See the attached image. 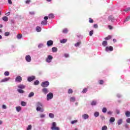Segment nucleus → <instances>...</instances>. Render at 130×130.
<instances>
[{"mask_svg": "<svg viewBox=\"0 0 130 130\" xmlns=\"http://www.w3.org/2000/svg\"><path fill=\"white\" fill-rule=\"evenodd\" d=\"M51 129L52 130H59V128L56 126V122H53L52 124V126L51 127Z\"/></svg>", "mask_w": 130, "mask_h": 130, "instance_id": "nucleus-1", "label": "nucleus"}, {"mask_svg": "<svg viewBox=\"0 0 130 130\" xmlns=\"http://www.w3.org/2000/svg\"><path fill=\"white\" fill-rule=\"evenodd\" d=\"M41 86L43 87V88H45L46 87H48V86H49V82L48 81H45L41 83Z\"/></svg>", "mask_w": 130, "mask_h": 130, "instance_id": "nucleus-2", "label": "nucleus"}, {"mask_svg": "<svg viewBox=\"0 0 130 130\" xmlns=\"http://www.w3.org/2000/svg\"><path fill=\"white\" fill-rule=\"evenodd\" d=\"M53 98V94L51 92L49 93L47 95V101H49V100H51Z\"/></svg>", "mask_w": 130, "mask_h": 130, "instance_id": "nucleus-3", "label": "nucleus"}, {"mask_svg": "<svg viewBox=\"0 0 130 130\" xmlns=\"http://www.w3.org/2000/svg\"><path fill=\"white\" fill-rule=\"evenodd\" d=\"M53 57L52 56L49 55L47 58L46 59V61L47 62H51V60H52Z\"/></svg>", "mask_w": 130, "mask_h": 130, "instance_id": "nucleus-4", "label": "nucleus"}, {"mask_svg": "<svg viewBox=\"0 0 130 130\" xmlns=\"http://www.w3.org/2000/svg\"><path fill=\"white\" fill-rule=\"evenodd\" d=\"M106 51H113V47L112 46L106 47L105 49Z\"/></svg>", "mask_w": 130, "mask_h": 130, "instance_id": "nucleus-5", "label": "nucleus"}, {"mask_svg": "<svg viewBox=\"0 0 130 130\" xmlns=\"http://www.w3.org/2000/svg\"><path fill=\"white\" fill-rule=\"evenodd\" d=\"M15 81L16 82H18V83H20V82H22V77H21L20 76H17L15 78Z\"/></svg>", "mask_w": 130, "mask_h": 130, "instance_id": "nucleus-6", "label": "nucleus"}, {"mask_svg": "<svg viewBox=\"0 0 130 130\" xmlns=\"http://www.w3.org/2000/svg\"><path fill=\"white\" fill-rule=\"evenodd\" d=\"M47 46H52L53 45V41L52 40L48 41L47 42Z\"/></svg>", "mask_w": 130, "mask_h": 130, "instance_id": "nucleus-7", "label": "nucleus"}, {"mask_svg": "<svg viewBox=\"0 0 130 130\" xmlns=\"http://www.w3.org/2000/svg\"><path fill=\"white\" fill-rule=\"evenodd\" d=\"M25 59L27 62H30L31 61V56L29 55L25 56Z\"/></svg>", "mask_w": 130, "mask_h": 130, "instance_id": "nucleus-8", "label": "nucleus"}, {"mask_svg": "<svg viewBox=\"0 0 130 130\" xmlns=\"http://www.w3.org/2000/svg\"><path fill=\"white\" fill-rule=\"evenodd\" d=\"M34 80H35V76H31V77H29L27 78V81L28 82H32V81H34Z\"/></svg>", "mask_w": 130, "mask_h": 130, "instance_id": "nucleus-9", "label": "nucleus"}, {"mask_svg": "<svg viewBox=\"0 0 130 130\" xmlns=\"http://www.w3.org/2000/svg\"><path fill=\"white\" fill-rule=\"evenodd\" d=\"M108 19L109 21H111V22H113L114 20H115V18H114V17H113L112 15H110L108 17Z\"/></svg>", "mask_w": 130, "mask_h": 130, "instance_id": "nucleus-10", "label": "nucleus"}, {"mask_svg": "<svg viewBox=\"0 0 130 130\" xmlns=\"http://www.w3.org/2000/svg\"><path fill=\"white\" fill-rule=\"evenodd\" d=\"M42 107H37V111H40L41 112H43L44 109H43Z\"/></svg>", "mask_w": 130, "mask_h": 130, "instance_id": "nucleus-11", "label": "nucleus"}, {"mask_svg": "<svg viewBox=\"0 0 130 130\" xmlns=\"http://www.w3.org/2000/svg\"><path fill=\"white\" fill-rule=\"evenodd\" d=\"M42 92H43L44 94H47V93H48V90L47 88H44L42 89Z\"/></svg>", "mask_w": 130, "mask_h": 130, "instance_id": "nucleus-12", "label": "nucleus"}, {"mask_svg": "<svg viewBox=\"0 0 130 130\" xmlns=\"http://www.w3.org/2000/svg\"><path fill=\"white\" fill-rule=\"evenodd\" d=\"M102 45H103V46L105 47L106 46H107V45H108V43L107 42V41H104L102 42Z\"/></svg>", "mask_w": 130, "mask_h": 130, "instance_id": "nucleus-13", "label": "nucleus"}, {"mask_svg": "<svg viewBox=\"0 0 130 130\" xmlns=\"http://www.w3.org/2000/svg\"><path fill=\"white\" fill-rule=\"evenodd\" d=\"M82 117L84 119H88L89 118V115L85 114L82 115Z\"/></svg>", "mask_w": 130, "mask_h": 130, "instance_id": "nucleus-14", "label": "nucleus"}, {"mask_svg": "<svg viewBox=\"0 0 130 130\" xmlns=\"http://www.w3.org/2000/svg\"><path fill=\"white\" fill-rule=\"evenodd\" d=\"M18 88H19V89H25L26 86L23 84H20L18 86Z\"/></svg>", "mask_w": 130, "mask_h": 130, "instance_id": "nucleus-15", "label": "nucleus"}, {"mask_svg": "<svg viewBox=\"0 0 130 130\" xmlns=\"http://www.w3.org/2000/svg\"><path fill=\"white\" fill-rule=\"evenodd\" d=\"M10 80V78H5L2 80H1V82L4 83V82H7V81H9Z\"/></svg>", "mask_w": 130, "mask_h": 130, "instance_id": "nucleus-16", "label": "nucleus"}, {"mask_svg": "<svg viewBox=\"0 0 130 130\" xmlns=\"http://www.w3.org/2000/svg\"><path fill=\"white\" fill-rule=\"evenodd\" d=\"M2 20H3V21L5 22H7V21H9V18H8L7 16H4L2 17Z\"/></svg>", "mask_w": 130, "mask_h": 130, "instance_id": "nucleus-17", "label": "nucleus"}, {"mask_svg": "<svg viewBox=\"0 0 130 130\" xmlns=\"http://www.w3.org/2000/svg\"><path fill=\"white\" fill-rule=\"evenodd\" d=\"M16 109L17 112H20V111L21 110L22 108L20 106H18L16 107Z\"/></svg>", "mask_w": 130, "mask_h": 130, "instance_id": "nucleus-18", "label": "nucleus"}, {"mask_svg": "<svg viewBox=\"0 0 130 130\" xmlns=\"http://www.w3.org/2000/svg\"><path fill=\"white\" fill-rule=\"evenodd\" d=\"M67 41H68L67 39H62L60 40V43H62V44L66 43Z\"/></svg>", "mask_w": 130, "mask_h": 130, "instance_id": "nucleus-19", "label": "nucleus"}, {"mask_svg": "<svg viewBox=\"0 0 130 130\" xmlns=\"http://www.w3.org/2000/svg\"><path fill=\"white\" fill-rule=\"evenodd\" d=\"M52 52H56L57 51V48L53 47L52 48Z\"/></svg>", "mask_w": 130, "mask_h": 130, "instance_id": "nucleus-20", "label": "nucleus"}, {"mask_svg": "<svg viewBox=\"0 0 130 130\" xmlns=\"http://www.w3.org/2000/svg\"><path fill=\"white\" fill-rule=\"evenodd\" d=\"M36 30L37 32H41V27L39 26H37L36 28Z\"/></svg>", "mask_w": 130, "mask_h": 130, "instance_id": "nucleus-21", "label": "nucleus"}, {"mask_svg": "<svg viewBox=\"0 0 130 130\" xmlns=\"http://www.w3.org/2000/svg\"><path fill=\"white\" fill-rule=\"evenodd\" d=\"M37 107H42V104L40 102L37 103Z\"/></svg>", "mask_w": 130, "mask_h": 130, "instance_id": "nucleus-22", "label": "nucleus"}, {"mask_svg": "<svg viewBox=\"0 0 130 130\" xmlns=\"http://www.w3.org/2000/svg\"><path fill=\"white\" fill-rule=\"evenodd\" d=\"M125 115L127 117H129L130 116V112L128 111H127L126 112H125Z\"/></svg>", "mask_w": 130, "mask_h": 130, "instance_id": "nucleus-23", "label": "nucleus"}, {"mask_svg": "<svg viewBox=\"0 0 130 130\" xmlns=\"http://www.w3.org/2000/svg\"><path fill=\"white\" fill-rule=\"evenodd\" d=\"M117 123H118V125H120V124H121V123H122V119H120L119 120H118V122H117Z\"/></svg>", "mask_w": 130, "mask_h": 130, "instance_id": "nucleus-24", "label": "nucleus"}, {"mask_svg": "<svg viewBox=\"0 0 130 130\" xmlns=\"http://www.w3.org/2000/svg\"><path fill=\"white\" fill-rule=\"evenodd\" d=\"M34 96V92H31L28 94V98H31V97H33Z\"/></svg>", "mask_w": 130, "mask_h": 130, "instance_id": "nucleus-25", "label": "nucleus"}, {"mask_svg": "<svg viewBox=\"0 0 130 130\" xmlns=\"http://www.w3.org/2000/svg\"><path fill=\"white\" fill-rule=\"evenodd\" d=\"M47 24V20H44L41 22V25H46Z\"/></svg>", "mask_w": 130, "mask_h": 130, "instance_id": "nucleus-26", "label": "nucleus"}, {"mask_svg": "<svg viewBox=\"0 0 130 130\" xmlns=\"http://www.w3.org/2000/svg\"><path fill=\"white\" fill-rule=\"evenodd\" d=\"M70 101L71 102H75V101H76V99L75 97L70 98Z\"/></svg>", "mask_w": 130, "mask_h": 130, "instance_id": "nucleus-27", "label": "nucleus"}, {"mask_svg": "<svg viewBox=\"0 0 130 130\" xmlns=\"http://www.w3.org/2000/svg\"><path fill=\"white\" fill-rule=\"evenodd\" d=\"M110 122H114L115 121V118L114 117H111L110 119Z\"/></svg>", "mask_w": 130, "mask_h": 130, "instance_id": "nucleus-28", "label": "nucleus"}, {"mask_svg": "<svg viewBox=\"0 0 130 130\" xmlns=\"http://www.w3.org/2000/svg\"><path fill=\"white\" fill-rule=\"evenodd\" d=\"M112 38V37L111 36H108V37L105 38V40H110V39Z\"/></svg>", "mask_w": 130, "mask_h": 130, "instance_id": "nucleus-29", "label": "nucleus"}, {"mask_svg": "<svg viewBox=\"0 0 130 130\" xmlns=\"http://www.w3.org/2000/svg\"><path fill=\"white\" fill-rule=\"evenodd\" d=\"M49 116L50 118H54V114L52 113H49Z\"/></svg>", "mask_w": 130, "mask_h": 130, "instance_id": "nucleus-30", "label": "nucleus"}, {"mask_svg": "<svg viewBox=\"0 0 130 130\" xmlns=\"http://www.w3.org/2000/svg\"><path fill=\"white\" fill-rule=\"evenodd\" d=\"M49 18L50 19H53V18H54V15L52 14H50L49 15Z\"/></svg>", "mask_w": 130, "mask_h": 130, "instance_id": "nucleus-31", "label": "nucleus"}, {"mask_svg": "<svg viewBox=\"0 0 130 130\" xmlns=\"http://www.w3.org/2000/svg\"><path fill=\"white\" fill-rule=\"evenodd\" d=\"M18 92L20 93V94H23L24 93V90L22 89H17Z\"/></svg>", "mask_w": 130, "mask_h": 130, "instance_id": "nucleus-32", "label": "nucleus"}, {"mask_svg": "<svg viewBox=\"0 0 130 130\" xmlns=\"http://www.w3.org/2000/svg\"><path fill=\"white\" fill-rule=\"evenodd\" d=\"M94 115L95 117H98V116H99V112H95L94 114Z\"/></svg>", "mask_w": 130, "mask_h": 130, "instance_id": "nucleus-33", "label": "nucleus"}, {"mask_svg": "<svg viewBox=\"0 0 130 130\" xmlns=\"http://www.w3.org/2000/svg\"><path fill=\"white\" fill-rule=\"evenodd\" d=\"M106 111H107V109L106 108H103L102 109V112H103V113H106Z\"/></svg>", "mask_w": 130, "mask_h": 130, "instance_id": "nucleus-34", "label": "nucleus"}, {"mask_svg": "<svg viewBox=\"0 0 130 130\" xmlns=\"http://www.w3.org/2000/svg\"><path fill=\"white\" fill-rule=\"evenodd\" d=\"M73 91V89L72 88H70L69 90H68V94H72Z\"/></svg>", "mask_w": 130, "mask_h": 130, "instance_id": "nucleus-35", "label": "nucleus"}, {"mask_svg": "<svg viewBox=\"0 0 130 130\" xmlns=\"http://www.w3.org/2000/svg\"><path fill=\"white\" fill-rule=\"evenodd\" d=\"M80 44H81V42H77L75 44V46H76V47H78V46H79Z\"/></svg>", "mask_w": 130, "mask_h": 130, "instance_id": "nucleus-36", "label": "nucleus"}, {"mask_svg": "<svg viewBox=\"0 0 130 130\" xmlns=\"http://www.w3.org/2000/svg\"><path fill=\"white\" fill-rule=\"evenodd\" d=\"M22 36H23L22 35L19 34L17 35V38H18V39H21V38H22Z\"/></svg>", "mask_w": 130, "mask_h": 130, "instance_id": "nucleus-37", "label": "nucleus"}, {"mask_svg": "<svg viewBox=\"0 0 130 130\" xmlns=\"http://www.w3.org/2000/svg\"><path fill=\"white\" fill-rule=\"evenodd\" d=\"M77 122H78V120H74L72 121L71 123H72V124H74L75 123H77Z\"/></svg>", "mask_w": 130, "mask_h": 130, "instance_id": "nucleus-38", "label": "nucleus"}, {"mask_svg": "<svg viewBox=\"0 0 130 130\" xmlns=\"http://www.w3.org/2000/svg\"><path fill=\"white\" fill-rule=\"evenodd\" d=\"M62 32L65 34L68 33V29H67V28L63 29V30H62Z\"/></svg>", "mask_w": 130, "mask_h": 130, "instance_id": "nucleus-39", "label": "nucleus"}, {"mask_svg": "<svg viewBox=\"0 0 130 130\" xmlns=\"http://www.w3.org/2000/svg\"><path fill=\"white\" fill-rule=\"evenodd\" d=\"M34 85H39V81L36 80L34 82Z\"/></svg>", "mask_w": 130, "mask_h": 130, "instance_id": "nucleus-40", "label": "nucleus"}, {"mask_svg": "<svg viewBox=\"0 0 130 130\" xmlns=\"http://www.w3.org/2000/svg\"><path fill=\"white\" fill-rule=\"evenodd\" d=\"M96 104H97V102H96V101H92L91 103V105L92 106L96 105Z\"/></svg>", "mask_w": 130, "mask_h": 130, "instance_id": "nucleus-41", "label": "nucleus"}, {"mask_svg": "<svg viewBox=\"0 0 130 130\" xmlns=\"http://www.w3.org/2000/svg\"><path fill=\"white\" fill-rule=\"evenodd\" d=\"M102 130H107V126L105 125L102 127Z\"/></svg>", "mask_w": 130, "mask_h": 130, "instance_id": "nucleus-42", "label": "nucleus"}, {"mask_svg": "<svg viewBox=\"0 0 130 130\" xmlns=\"http://www.w3.org/2000/svg\"><path fill=\"white\" fill-rule=\"evenodd\" d=\"M32 129V125H29L27 128V130H30Z\"/></svg>", "mask_w": 130, "mask_h": 130, "instance_id": "nucleus-43", "label": "nucleus"}, {"mask_svg": "<svg viewBox=\"0 0 130 130\" xmlns=\"http://www.w3.org/2000/svg\"><path fill=\"white\" fill-rule=\"evenodd\" d=\"M4 75H5V76H8L10 75V72L6 71L4 73Z\"/></svg>", "mask_w": 130, "mask_h": 130, "instance_id": "nucleus-44", "label": "nucleus"}, {"mask_svg": "<svg viewBox=\"0 0 130 130\" xmlns=\"http://www.w3.org/2000/svg\"><path fill=\"white\" fill-rule=\"evenodd\" d=\"M87 91H88V89L87 88H84L83 91H82V93H87Z\"/></svg>", "mask_w": 130, "mask_h": 130, "instance_id": "nucleus-45", "label": "nucleus"}, {"mask_svg": "<svg viewBox=\"0 0 130 130\" xmlns=\"http://www.w3.org/2000/svg\"><path fill=\"white\" fill-rule=\"evenodd\" d=\"M89 23H94V20L92 18H89Z\"/></svg>", "mask_w": 130, "mask_h": 130, "instance_id": "nucleus-46", "label": "nucleus"}, {"mask_svg": "<svg viewBox=\"0 0 130 130\" xmlns=\"http://www.w3.org/2000/svg\"><path fill=\"white\" fill-rule=\"evenodd\" d=\"M22 106H26V102H21V103Z\"/></svg>", "mask_w": 130, "mask_h": 130, "instance_id": "nucleus-47", "label": "nucleus"}, {"mask_svg": "<svg viewBox=\"0 0 130 130\" xmlns=\"http://www.w3.org/2000/svg\"><path fill=\"white\" fill-rule=\"evenodd\" d=\"M129 10H130V8L128 7L127 8H126L125 9H124L123 11L124 12H128V11H129Z\"/></svg>", "mask_w": 130, "mask_h": 130, "instance_id": "nucleus-48", "label": "nucleus"}, {"mask_svg": "<svg viewBox=\"0 0 130 130\" xmlns=\"http://www.w3.org/2000/svg\"><path fill=\"white\" fill-rule=\"evenodd\" d=\"M94 33V31L93 30L89 31V36H92Z\"/></svg>", "mask_w": 130, "mask_h": 130, "instance_id": "nucleus-49", "label": "nucleus"}, {"mask_svg": "<svg viewBox=\"0 0 130 130\" xmlns=\"http://www.w3.org/2000/svg\"><path fill=\"white\" fill-rule=\"evenodd\" d=\"M104 81L103 80H100L99 84L100 85H103Z\"/></svg>", "mask_w": 130, "mask_h": 130, "instance_id": "nucleus-50", "label": "nucleus"}, {"mask_svg": "<svg viewBox=\"0 0 130 130\" xmlns=\"http://www.w3.org/2000/svg\"><path fill=\"white\" fill-rule=\"evenodd\" d=\"M129 20H130V17L128 16L127 18H126L125 20V22H127V21H129Z\"/></svg>", "mask_w": 130, "mask_h": 130, "instance_id": "nucleus-51", "label": "nucleus"}, {"mask_svg": "<svg viewBox=\"0 0 130 130\" xmlns=\"http://www.w3.org/2000/svg\"><path fill=\"white\" fill-rule=\"evenodd\" d=\"M9 35H10V32H6L5 33V36H9Z\"/></svg>", "mask_w": 130, "mask_h": 130, "instance_id": "nucleus-52", "label": "nucleus"}, {"mask_svg": "<svg viewBox=\"0 0 130 130\" xmlns=\"http://www.w3.org/2000/svg\"><path fill=\"white\" fill-rule=\"evenodd\" d=\"M93 27H94L95 29H97V28H98V25L97 24H94Z\"/></svg>", "mask_w": 130, "mask_h": 130, "instance_id": "nucleus-53", "label": "nucleus"}, {"mask_svg": "<svg viewBox=\"0 0 130 130\" xmlns=\"http://www.w3.org/2000/svg\"><path fill=\"white\" fill-rule=\"evenodd\" d=\"M30 3H31V0H27L25 2V3L27 4H30Z\"/></svg>", "mask_w": 130, "mask_h": 130, "instance_id": "nucleus-54", "label": "nucleus"}, {"mask_svg": "<svg viewBox=\"0 0 130 130\" xmlns=\"http://www.w3.org/2000/svg\"><path fill=\"white\" fill-rule=\"evenodd\" d=\"M40 117L41 118H43L45 117V115L42 114L40 115Z\"/></svg>", "mask_w": 130, "mask_h": 130, "instance_id": "nucleus-55", "label": "nucleus"}, {"mask_svg": "<svg viewBox=\"0 0 130 130\" xmlns=\"http://www.w3.org/2000/svg\"><path fill=\"white\" fill-rule=\"evenodd\" d=\"M126 121L127 122V123H130V118H127Z\"/></svg>", "mask_w": 130, "mask_h": 130, "instance_id": "nucleus-56", "label": "nucleus"}, {"mask_svg": "<svg viewBox=\"0 0 130 130\" xmlns=\"http://www.w3.org/2000/svg\"><path fill=\"white\" fill-rule=\"evenodd\" d=\"M2 108H3V109H7V106H6V105H3L2 106Z\"/></svg>", "mask_w": 130, "mask_h": 130, "instance_id": "nucleus-57", "label": "nucleus"}, {"mask_svg": "<svg viewBox=\"0 0 130 130\" xmlns=\"http://www.w3.org/2000/svg\"><path fill=\"white\" fill-rule=\"evenodd\" d=\"M107 114H109V115H111V114H112V112L109 111L108 112Z\"/></svg>", "mask_w": 130, "mask_h": 130, "instance_id": "nucleus-58", "label": "nucleus"}, {"mask_svg": "<svg viewBox=\"0 0 130 130\" xmlns=\"http://www.w3.org/2000/svg\"><path fill=\"white\" fill-rule=\"evenodd\" d=\"M42 46H43V45L40 44V45H38V48H41V47H42Z\"/></svg>", "mask_w": 130, "mask_h": 130, "instance_id": "nucleus-59", "label": "nucleus"}, {"mask_svg": "<svg viewBox=\"0 0 130 130\" xmlns=\"http://www.w3.org/2000/svg\"><path fill=\"white\" fill-rule=\"evenodd\" d=\"M44 20H45V21H46V20H48V17L47 16H45L44 18Z\"/></svg>", "mask_w": 130, "mask_h": 130, "instance_id": "nucleus-60", "label": "nucleus"}, {"mask_svg": "<svg viewBox=\"0 0 130 130\" xmlns=\"http://www.w3.org/2000/svg\"><path fill=\"white\" fill-rule=\"evenodd\" d=\"M8 3L9 4H10V5H12V0H8Z\"/></svg>", "mask_w": 130, "mask_h": 130, "instance_id": "nucleus-61", "label": "nucleus"}, {"mask_svg": "<svg viewBox=\"0 0 130 130\" xmlns=\"http://www.w3.org/2000/svg\"><path fill=\"white\" fill-rule=\"evenodd\" d=\"M29 14H30V15H34L35 13H34V12L32 11V12H29Z\"/></svg>", "mask_w": 130, "mask_h": 130, "instance_id": "nucleus-62", "label": "nucleus"}, {"mask_svg": "<svg viewBox=\"0 0 130 130\" xmlns=\"http://www.w3.org/2000/svg\"><path fill=\"white\" fill-rule=\"evenodd\" d=\"M109 28L110 30L112 29V26L111 25H109Z\"/></svg>", "mask_w": 130, "mask_h": 130, "instance_id": "nucleus-63", "label": "nucleus"}, {"mask_svg": "<svg viewBox=\"0 0 130 130\" xmlns=\"http://www.w3.org/2000/svg\"><path fill=\"white\" fill-rule=\"evenodd\" d=\"M64 56H65L66 57H69V54H64Z\"/></svg>", "mask_w": 130, "mask_h": 130, "instance_id": "nucleus-64", "label": "nucleus"}]
</instances>
